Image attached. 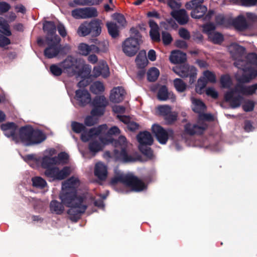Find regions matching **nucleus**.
Wrapping results in <instances>:
<instances>
[{
    "mask_svg": "<svg viewBox=\"0 0 257 257\" xmlns=\"http://www.w3.org/2000/svg\"><path fill=\"white\" fill-rule=\"evenodd\" d=\"M65 73L70 76L76 75L82 78H87L91 72V69L84 64L83 60L72 56H68L60 64Z\"/></svg>",
    "mask_w": 257,
    "mask_h": 257,
    "instance_id": "obj_1",
    "label": "nucleus"
},
{
    "mask_svg": "<svg viewBox=\"0 0 257 257\" xmlns=\"http://www.w3.org/2000/svg\"><path fill=\"white\" fill-rule=\"evenodd\" d=\"M106 143L111 144L115 149L113 150V157L116 161L127 163L135 162L137 159L129 155L127 152V142L123 136H120L117 139L108 138Z\"/></svg>",
    "mask_w": 257,
    "mask_h": 257,
    "instance_id": "obj_2",
    "label": "nucleus"
},
{
    "mask_svg": "<svg viewBox=\"0 0 257 257\" xmlns=\"http://www.w3.org/2000/svg\"><path fill=\"white\" fill-rule=\"evenodd\" d=\"M19 136L21 142L28 146L40 144L47 138L46 135L42 131L34 129L30 125L21 127Z\"/></svg>",
    "mask_w": 257,
    "mask_h": 257,
    "instance_id": "obj_3",
    "label": "nucleus"
},
{
    "mask_svg": "<svg viewBox=\"0 0 257 257\" xmlns=\"http://www.w3.org/2000/svg\"><path fill=\"white\" fill-rule=\"evenodd\" d=\"M61 39L58 36H55V39H50L49 37L45 40L47 47L44 51V55L48 59L56 57L59 54H63L64 47L60 44Z\"/></svg>",
    "mask_w": 257,
    "mask_h": 257,
    "instance_id": "obj_4",
    "label": "nucleus"
},
{
    "mask_svg": "<svg viewBox=\"0 0 257 257\" xmlns=\"http://www.w3.org/2000/svg\"><path fill=\"white\" fill-rule=\"evenodd\" d=\"M237 83L234 87V90L237 93L243 95H252L257 90V83L249 86H245L244 83H248L251 80L247 74H242L237 78Z\"/></svg>",
    "mask_w": 257,
    "mask_h": 257,
    "instance_id": "obj_5",
    "label": "nucleus"
},
{
    "mask_svg": "<svg viewBox=\"0 0 257 257\" xmlns=\"http://www.w3.org/2000/svg\"><path fill=\"white\" fill-rule=\"evenodd\" d=\"M173 71L182 78H189V83L192 84L197 78V69L188 64H181L173 68Z\"/></svg>",
    "mask_w": 257,
    "mask_h": 257,
    "instance_id": "obj_6",
    "label": "nucleus"
},
{
    "mask_svg": "<svg viewBox=\"0 0 257 257\" xmlns=\"http://www.w3.org/2000/svg\"><path fill=\"white\" fill-rule=\"evenodd\" d=\"M203 3L204 0H191L186 4V9L192 10L190 15L192 18L201 19L207 13V8L202 5Z\"/></svg>",
    "mask_w": 257,
    "mask_h": 257,
    "instance_id": "obj_7",
    "label": "nucleus"
},
{
    "mask_svg": "<svg viewBox=\"0 0 257 257\" xmlns=\"http://www.w3.org/2000/svg\"><path fill=\"white\" fill-rule=\"evenodd\" d=\"M62 202L67 207L74 205L75 203H83V198L77 195V191L70 189L62 188L59 195Z\"/></svg>",
    "mask_w": 257,
    "mask_h": 257,
    "instance_id": "obj_8",
    "label": "nucleus"
},
{
    "mask_svg": "<svg viewBox=\"0 0 257 257\" xmlns=\"http://www.w3.org/2000/svg\"><path fill=\"white\" fill-rule=\"evenodd\" d=\"M152 132L157 141L162 145H165L169 138L174 139V132L171 128L165 130L162 126L154 124L152 126Z\"/></svg>",
    "mask_w": 257,
    "mask_h": 257,
    "instance_id": "obj_9",
    "label": "nucleus"
},
{
    "mask_svg": "<svg viewBox=\"0 0 257 257\" xmlns=\"http://www.w3.org/2000/svg\"><path fill=\"white\" fill-rule=\"evenodd\" d=\"M91 104L93 107L91 111V115L100 116L103 115L108 101L104 95H98L91 101Z\"/></svg>",
    "mask_w": 257,
    "mask_h": 257,
    "instance_id": "obj_10",
    "label": "nucleus"
},
{
    "mask_svg": "<svg viewBox=\"0 0 257 257\" xmlns=\"http://www.w3.org/2000/svg\"><path fill=\"white\" fill-rule=\"evenodd\" d=\"M141 44L132 38H127L122 44V51L127 56L133 57L139 50Z\"/></svg>",
    "mask_w": 257,
    "mask_h": 257,
    "instance_id": "obj_11",
    "label": "nucleus"
},
{
    "mask_svg": "<svg viewBox=\"0 0 257 257\" xmlns=\"http://www.w3.org/2000/svg\"><path fill=\"white\" fill-rule=\"evenodd\" d=\"M159 114L162 116L167 125H171L177 120L178 113L171 111V107L169 105H161L158 107Z\"/></svg>",
    "mask_w": 257,
    "mask_h": 257,
    "instance_id": "obj_12",
    "label": "nucleus"
},
{
    "mask_svg": "<svg viewBox=\"0 0 257 257\" xmlns=\"http://www.w3.org/2000/svg\"><path fill=\"white\" fill-rule=\"evenodd\" d=\"M72 16L76 19H87L96 17L98 16L97 10L93 7L78 8L71 12Z\"/></svg>",
    "mask_w": 257,
    "mask_h": 257,
    "instance_id": "obj_13",
    "label": "nucleus"
},
{
    "mask_svg": "<svg viewBox=\"0 0 257 257\" xmlns=\"http://www.w3.org/2000/svg\"><path fill=\"white\" fill-rule=\"evenodd\" d=\"M68 207H70L67 211L69 218L73 222H77L87 209V206L82 203H75L74 205Z\"/></svg>",
    "mask_w": 257,
    "mask_h": 257,
    "instance_id": "obj_14",
    "label": "nucleus"
},
{
    "mask_svg": "<svg viewBox=\"0 0 257 257\" xmlns=\"http://www.w3.org/2000/svg\"><path fill=\"white\" fill-rule=\"evenodd\" d=\"M235 93H237L234 90V88L227 91L224 94V99L226 102H229L230 106L232 108H235L240 106L243 97L240 95L234 96Z\"/></svg>",
    "mask_w": 257,
    "mask_h": 257,
    "instance_id": "obj_15",
    "label": "nucleus"
},
{
    "mask_svg": "<svg viewBox=\"0 0 257 257\" xmlns=\"http://www.w3.org/2000/svg\"><path fill=\"white\" fill-rule=\"evenodd\" d=\"M0 128L4 135L8 138H12L13 140L17 139V131L18 126L13 122H8L1 125Z\"/></svg>",
    "mask_w": 257,
    "mask_h": 257,
    "instance_id": "obj_16",
    "label": "nucleus"
},
{
    "mask_svg": "<svg viewBox=\"0 0 257 257\" xmlns=\"http://www.w3.org/2000/svg\"><path fill=\"white\" fill-rule=\"evenodd\" d=\"M75 99L80 106H85L91 102V95L86 89H78L75 91Z\"/></svg>",
    "mask_w": 257,
    "mask_h": 257,
    "instance_id": "obj_17",
    "label": "nucleus"
},
{
    "mask_svg": "<svg viewBox=\"0 0 257 257\" xmlns=\"http://www.w3.org/2000/svg\"><path fill=\"white\" fill-rule=\"evenodd\" d=\"M126 186L131 187L132 190L135 192L142 191L147 188V186L143 181L132 175H130Z\"/></svg>",
    "mask_w": 257,
    "mask_h": 257,
    "instance_id": "obj_18",
    "label": "nucleus"
},
{
    "mask_svg": "<svg viewBox=\"0 0 257 257\" xmlns=\"http://www.w3.org/2000/svg\"><path fill=\"white\" fill-rule=\"evenodd\" d=\"M206 128L207 126L205 124L199 125L196 124H192L190 123H187L184 126L185 133L190 136L195 134L201 135Z\"/></svg>",
    "mask_w": 257,
    "mask_h": 257,
    "instance_id": "obj_19",
    "label": "nucleus"
},
{
    "mask_svg": "<svg viewBox=\"0 0 257 257\" xmlns=\"http://www.w3.org/2000/svg\"><path fill=\"white\" fill-rule=\"evenodd\" d=\"M171 15L181 25L186 24L189 20V17L185 9L172 11Z\"/></svg>",
    "mask_w": 257,
    "mask_h": 257,
    "instance_id": "obj_20",
    "label": "nucleus"
},
{
    "mask_svg": "<svg viewBox=\"0 0 257 257\" xmlns=\"http://www.w3.org/2000/svg\"><path fill=\"white\" fill-rule=\"evenodd\" d=\"M43 30L46 34L45 40H47L48 37L50 39H55L56 34V26L53 21H45L43 23Z\"/></svg>",
    "mask_w": 257,
    "mask_h": 257,
    "instance_id": "obj_21",
    "label": "nucleus"
},
{
    "mask_svg": "<svg viewBox=\"0 0 257 257\" xmlns=\"http://www.w3.org/2000/svg\"><path fill=\"white\" fill-rule=\"evenodd\" d=\"M125 90L122 87H117L111 90L109 99L113 103H119L123 100Z\"/></svg>",
    "mask_w": 257,
    "mask_h": 257,
    "instance_id": "obj_22",
    "label": "nucleus"
},
{
    "mask_svg": "<svg viewBox=\"0 0 257 257\" xmlns=\"http://www.w3.org/2000/svg\"><path fill=\"white\" fill-rule=\"evenodd\" d=\"M186 59V54L180 50L173 51L170 56V61L174 64H184Z\"/></svg>",
    "mask_w": 257,
    "mask_h": 257,
    "instance_id": "obj_23",
    "label": "nucleus"
},
{
    "mask_svg": "<svg viewBox=\"0 0 257 257\" xmlns=\"http://www.w3.org/2000/svg\"><path fill=\"white\" fill-rule=\"evenodd\" d=\"M94 175L101 181L105 180L107 176V170L106 166L102 163L99 162L96 164L94 168Z\"/></svg>",
    "mask_w": 257,
    "mask_h": 257,
    "instance_id": "obj_24",
    "label": "nucleus"
},
{
    "mask_svg": "<svg viewBox=\"0 0 257 257\" xmlns=\"http://www.w3.org/2000/svg\"><path fill=\"white\" fill-rule=\"evenodd\" d=\"M140 145H151L153 143V139L149 132H140L137 136Z\"/></svg>",
    "mask_w": 257,
    "mask_h": 257,
    "instance_id": "obj_25",
    "label": "nucleus"
},
{
    "mask_svg": "<svg viewBox=\"0 0 257 257\" xmlns=\"http://www.w3.org/2000/svg\"><path fill=\"white\" fill-rule=\"evenodd\" d=\"M90 35L92 37H97L101 32V21L98 19H94L88 23Z\"/></svg>",
    "mask_w": 257,
    "mask_h": 257,
    "instance_id": "obj_26",
    "label": "nucleus"
},
{
    "mask_svg": "<svg viewBox=\"0 0 257 257\" xmlns=\"http://www.w3.org/2000/svg\"><path fill=\"white\" fill-rule=\"evenodd\" d=\"M130 175L129 174L125 175L119 172L116 173L114 176L111 179L110 184L112 186H115L118 183H121L126 186Z\"/></svg>",
    "mask_w": 257,
    "mask_h": 257,
    "instance_id": "obj_27",
    "label": "nucleus"
},
{
    "mask_svg": "<svg viewBox=\"0 0 257 257\" xmlns=\"http://www.w3.org/2000/svg\"><path fill=\"white\" fill-rule=\"evenodd\" d=\"M119 119L127 125V127L128 130L131 132H135L139 128L140 125L131 120V118L128 116L126 115H118Z\"/></svg>",
    "mask_w": 257,
    "mask_h": 257,
    "instance_id": "obj_28",
    "label": "nucleus"
},
{
    "mask_svg": "<svg viewBox=\"0 0 257 257\" xmlns=\"http://www.w3.org/2000/svg\"><path fill=\"white\" fill-rule=\"evenodd\" d=\"M230 51L234 59L241 57L245 52V48L236 43H233L230 46Z\"/></svg>",
    "mask_w": 257,
    "mask_h": 257,
    "instance_id": "obj_29",
    "label": "nucleus"
},
{
    "mask_svg": "<svg viewBox=\"0 0 257 257\" xmlns=\"http://www.w3.org/2000/svg\"><path fill=\"white\" fill-rule=\"evenodd\" d=\"M169 96H171V99L174 101L175 99V95L172 93L168 91V88L166 85L162 86L159 89L157 97L161 101L167 100Z\"/></svg>",
    "mask_w": 257,
    "mask_h": 257,
    "instance_id": "obj_30",
    "label": "nucleus"
},
{
    "mask_svg": "<svg viewBox=\"0 0 257 257\" xmlns=\"http://www.w3.org/2000/svg\"><path fill=\"white\" fill-rule=\"evenodd\" d=\"M233 25L238 30L242 31L248 28V25L244 17L239 16L233 21Z\"/></svg>",
    "mask_w": 257,
    "mask_h": 257,
    "instance_id": "obj_31",
    "label": "nucleus"
},
{
    "mask_svg": "<svg viewBox=\"0 0 257 257\" xmlns=\"http://www.w3.org/2000/svg\"><path fill=\"white\" fill-rule=\"evenodd\" d=\"M64 204L56 200H53L50 203V210L52 213L62 214L64 211Z\"/></svg>",
    "mask_w": 257,
    "mask_h": 257,
    "instance_id": "obj_32",
    "label": "nucleus"
},
{
    "mask_svg": "<svg viewBox=\"0 0 257 257\" xmlns=\"http://www.w3.org/2000/svg\"><path fill=\"white\" fill-rule=\"evenodd\" d=\"M79 185V180L74 177H71L62 184V188L76 191Z\"/></svg>",
    "mask_w": 257,
    "mask_h": 257,
    "instance_id": "obj_33",
    "label": "nucleus"
},
{
    "mask_svg": "<svg viewBox=\"0 0 257 257\" xmlns=\"http://www.w3.org/2000/svg\"><path fill=\"white\" fill-rule=\"evenodd\" d=\"M136 62L139 68H144L148 64V60L146 57V52L141 51L136 58Z\"/></svg>",
    "mask_w": 257,
    "mask_h": 257,
    "instance_id": "obj_34",
    "label": "nucleus"
},
{
    "mask_svg": "<svg viewBox=\"0 0 257 257\" xmlns=\"http://www.w3.org/2000/svg\"><path fill=\"white\" fill-rule=\"evenodd\" d=\"M57 157H50L47 156L43 157L42 159L41 166L46 170L57 164Z\"/></svg>",
    "mask_w": 257,
    "mask_h": 257,
    "instance_id": "obj_35",
    "label": "nucleus"
},
{
    "mask_svg": "<svg viewBox=\"0 0 257 257\" xmlns=\"http://www.w3.org/2000/svg\"><path fill=\"white\" fill-rule=\"evenodd\" d=\"M103 146L99 142L94 140L89 142L88 149L91 153L95 155L96 153L102 151Z\"/></svg>",
    "mask_w": 257,
    "mask_h": 257,
    "instance_id": "obj_36",
    "label": "nucleus"
},
{
    "mask_svg": "<svg viewBox=\"0 0 257 257\" xmlns=\"http://www.w3.org/2000/svg\"><path fill=\"white\" fill-rule=\"evenodd\" d=\"M105 88L103 84L99 81H97L93 83L90 87V90L94 94H98L103 92L104 91Z\"/></svg>",
    "mask_w": 257,
    "mask_h": 257,
    "instance_id": "obj_37",
    "label": "nucleus"
},
{
    "mask_svg": "<svg viewBox=\"0 0 257 257\" xmlns=\"http://www.w3.org/2000/svg\"><path fill=\"white\" fill-rule=\"evenodd\" d=\"M147 79L149 82H155L158 79L160 71L156 67H151L147 72Z\"/></svg>",
    "mask_w": 257,
    "mask_h": 257,
    "instance_id": "obj_38",
    "label": "nucleus"
},
{
    "mask_svg": "<svg viewBox=\"0 0 257 257\" xmlns=\"http://www.w3.org/2000/svg\"><path fill=\"white\" fill-rule=\"evenodd\" d=\"M0 32L6 36H10L12 35L9 24L3 18H0Z\"/></svg>",
    "mask_w": 257,
    "mask_h": 257,
    "instance_id": "obj_39",
    "label": "nucleus"
},
{
    "mask_svg": "<svg viewBox=\"0 0 257 257\" xmlns=\"http://www.w3.org/2000/svg\"><path fill=\"white\" fill-rule=\"evenodd\" d=\"M108 32L113 38H116L119 35L118 28L115 23L113 22L108 23L106 24Z\"/></svg>",
    "mask_w": 257,
    "mask_h": 257,
    "instance_id": "obj_40",
    "label": "nucleus"
},
{
    "mask_svg": "<svg viewBox=\"0 0 257 257\" xmlns=\"http://www.w3.org/2000/svg\"><path fill=\"white\" fill-rule=\"evenodd\" d=\"M90 53L91 52L99 53L100 52H105L107 50V47L104 42H99L96 43V45H89Z\"/></svg>",
    "mask_w": 257,
    "mask_h": 257,
    "instance_id": "obj_41",
    "label": "nucleus"
},
{
    "mask_svg": "<svg viewBox=\"0 0 257 257\" xmlns=\"http://www.w3.org/2000/svg\"><path fill=\"white\" fill-rule=\"evenodd\" d=\"M173 84L176 90L179 92H183L187 89V84L180 78H176L173 80Z\"/></svg>",
    "mask_w": 257,
    "mask_h": 257,
    "instance_id": "obj_42",
    "label": "nucleus"
},
{
    "mask_svg": "<svg viewBox=\"0 0 257 257\" xmlns=\"http://www.w3.org/2000/svg\"><path fill=\"white\" fill-rule=\"evenodd\" d=\"M91 31H90L88 23L84 22L81 24L79 27L77 33L81 37H85L89 34H90Z\"/></svg>",
    "mask_w": 257,
    "mask_h": 257,
    "instance_id": "obj_43",
    "label": "nucleus"
},
{
    "mask_svg": "<svg viewBox=\"0 0 257 257\" xmlns=\"http://www.w3.org/2000/svg\"><path fill=\"white\" fill-rule=\"evenodd\" d=\"M71 173L69 167L65 166L61 170L58 168L56 180H62L67 178Z\"/></svg>",
    "mask_w": 257,
    "mask_h": 257,
    "instance_id": "obj_44",
    "label": "nucleus"
},
{
    "mask_svg": "<svg viewBox=\"0 0 257 257\" xmlns=\"http://www.w3.org/2000/svg\"><path fill=\"white\" fill-rule=\"evenodd\" d=\"M33 186L38 188L43 189L47 185L46 181L41 177H35L32 179Z\"/></svg>",
    "mask_w": 257,
    "mask_h": 257,
    "instance_id": "obj_45",
    "label": "nucleus"
},
{
    "mask_svg": "<svg viewBox=\"0 0 257 257\" xmlns=\"http://www.w3.org/2000/svg\"><path fill=\"white\" fill-rule=\"evenodd\" d=\"M194 107L193 110L196 113H201L206 108L204 103L199 99H194L193 101Z\"/></svg>",
    "mask_w": 257,
    "mask_h": 257,
    "instance_id": "obj_46",
    "label": "nucleus"
},
{
    "mask_svg": "<svg viewBox=\"0 0 257 257\" xmlns=\"http://www.w3.org/2000/svg\"><path fill=\"white\" fill-rule=\"evenodd\" d=\"M71 126L72 130L76 134H80L86 128L84 124L75 121L71 122Z\"/></svg>",
    "mask_w": 257,
    "mask_h": 257,
    "instance_id": "obj_47",
    "label": "nucleus"
},
{
    "mask_svg": "<svg viewBox=\"0 0 257 257\" xmlns=\"http://www.w3.org/2000/svg\"><path fill=\"white\" fill-rule=\"evenodd\" d=\"M140 152L148 158L151 159L153 157V151L151 148L146 145H139Z\"/></svg>",
    "mask_w": 257,
    "mask_h": 257,
    "instance_id": "obj_48",
    "label": "nucleus"
},
{
    "mask_svg": "<svg viewBox=\"0 0 257 257\" xmlns=\"http://www.w3.org/2000/svg\"><path fill=\"white\" fill-rule=\"evenodd\" d=\"M58 167L53 166L45 170V175L49 178H52L53 180H56Z\"/></svg>",
    "mask_w": 257,
    "mask_h": 257,
    "instance_id": "obj_49",
    "label": "nucleus"
},
{
    "mask_svg": "<svg viewBox=\"0 0 257 257\" xmlns=\"http://www.w3.org/2000/svg\"><path fill=\"white\" fill-rule=\"evenodd\" d=\"M106 128V125L102 124L98 126L97 127L91 128L89 131H87V132L91 138L93 136H97L99 135L101 133L103 129H105Z\"/></svg>",
    "mask_w": 257,
    "mask_h": 257,
    "instance_id": "obj_50",
    "label": "nucleus"
},
{
    "mask_svg": "<svg viewBox=\"0 0 257 257\" xmlns=\"http://www.w3.org/2000/svg\"><path fill=\"white\" fill-rule=\"evenodd\" d=\"M220 83L222 88H229L232 83L230 76L228 75H222L220 78Z\"/></svg>",
    "mask_w": 257,
    "mask_h": 257,
    "instance_id": "obj_51",
    "label": "nucleus"
},
{
    "mask_svg": "<svg viewBox=\"0 0 257 257\" xmlns=\"http://www.w3.org/2000/svg\"><path fill=\"white\" fill-rule=\"evenodd\" d=\"M212 42L215 44H220L224 41V37L222 34L219 32H215L210 36Z\"/></svg>",
    "mask_w": 257,
    "mask_h": 257,
    "instance_id": "obj_52",
    "label": "nucleus"
},
{
    "mask_svg": "<svg viewBox=\"0 0 257 257\" xmlns=\"http://www.w3.org/2000/svg\"><path fill=\"white\" fill-rule=\"evenodd\" d=\"M130 33L133 36H131L129 38H132L133 39L137 40L139 43H142V36L138 29L136 28L132 27L130 29Z\"/></svg>",
    "mask_w": 257,
    "mask_h": 257,
    "instance_id": "obj_53",
    "label": "nucleus"
},
{
    "mask_svg": "<svg viewBox=\"0 0 257 257\" xmlns=\"http://www.w3.org/2000/svg\"><path fill=\"white\" fill-rule=\"evenodd\" d=\"M255 102L251 100H246L242 105V108L245 112H250L253 110Z\"/></svg>",
    "mask_w": 257,
    "mask_h": 257,
    "instance_id": "obj_54",
    "label": "nucleus"
},
{
    "mask_svg": "<svg viewBox=\"0 0 257 257\" xmlns=\"http://www.w3.org/2000/svg\"><path fill=\"white\" fill-rule=\"evenodd\" d=\"M50 71L53 75L59 76L62 74L63 69L61 66L59 67L56 64H52L50 67Z\"/></svg>",
    "mask_w": 257,
    "mask_h": 257,
    "instance_id": "obj_55",
    "label": "nucleus"
},
{
    "mask_svg": "<svg viewBox=\"0 0 257 257\" xmlns=\"http://www.w3.org/2000/svg\"><path fill=\"white\" fill-rule=\"evenodd\" d=\"M162 39L163 44L166 46L170 45L173 41L171 34L166 31L162 32Z\"/></svg>",
    "mask_w": 257,
    "mask_h": 257,
    "instance_id": "obj_56",
    "label": "nucleus"
},
{
    "mask_svg": "<svg viewBox=\"0 0 257 257\" xmlns=\"http://www.w3.org/2000/svg\"><path fill=\"white\" fill-rule=\"evenodd\" d=\"M78 50L79 53L82 55L86 56L90 53L89 45L85 43H81L78 46Z\"/></svg>",
    "mask_w": 257,
    "mask_h": 257,
    "instance_id": "obj_57",
    "label": "nucleus"
},
{
    "mask_svg": "<svg viewBox=\"0 0 257 257\" xmlns=\"http://www.w3.org/2000/svg\"><path fill=\"white\" fill-rule=\"evenodd\" d=\"M241 6L250 7L254 6L257 3V0H233Z\"/></svg>",
    "mask_w": 257,
    "mask_h": 257,
    "instance_id": "obj_58",
    "label": "nucleus"
},
{
    "mask_svg": "<svg viewBox=\"0 0 257 257\" xmlns=\"http://www.w3.org/2000/svg\"><path fill=\"white\" fill-rule=\"evenodd\" d=\"M159 30H150V36L151 39L156 42L160 41V34L159 31Z\"/></svg>",
    "mask_w": 257,
    "mask_h": 257,
    "instance_id": "obj_59",
    "label": "nucleus"
},
{
    "mask_svg": "<svg viewBox=\"0 0 257 257\" xmlns=\"http://www.w3.org/2000/svg\"><path fill=\"white\" fill-rule=\"evenodd\" d=\"M203 75L208 81L211 83L216 82V76L213 72L209 70H206L204 72Z\"/></svg>",
    "mask_w": 257,
    "mask_h": 257,
    "instance_id": "obj_60",
    "label": "nucleus"
},
{
    "mask_svg": "<svg viewBox=\"0 0 257 257\" xmlns=\"http://www.w3.org/2000/svg\"><path fill=\"white\" fill-rule=\"evenodd\" d=\"M234 65L244 71H247V67L246 66V62L244 60L238 59L234 62Z\"/></svg>",
    "mask_w": 257,
    "mask_h": 257,
    "instance_id": "obj_61",
    "label": "nucleus"
},
{
    "mask_svg": "<svg viewBox=\"0 0 257 257\" xmlns=\"http://www.w3.org/2000/svg\"><path fill=\"white\" fill-rule=\"evenodd\" d=\"M246 59L250 64L257 66V54L256 53H249L246 56Z\"/></svg>",
    "mask_w": 257,
    "mask_h": 257,
    "instance_id": "obj_62",
    "label": "nucleus"
},
{
    "mask_svg": "<svg viewBox=\"0 0 257 257\" xmlns=\"http://www.w3.org/2000/svg\"><path fill=\"white\" fill-rule=\"evenodd\" d=\"M179 35L180 37L184 40H188L190 38V34L185 28H180L179 30Z\"/></svg>",
    "mask_w": 257,
    "mask_h": 257,
    "instance_id": "obj_63",
    "label": "nucleus"
},
{
    "mask_svg": "<svg viewBox=\"0 0 257 257\" xmlns=\"http://www.w3.org/2000/svg\"><path fill=\"white\" fill-rule=\"evenodd\" d=\"M166 3L168 7L173 10V11L180 9L181 7V3L177 2L175 0H167Z\"/></svg>",
    "mask_w": 257,
    "mask_h": 257,
    "instance_id": "obj_64",
    "label": "nucleus"
}]
</instances>
